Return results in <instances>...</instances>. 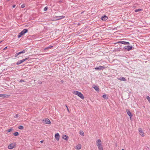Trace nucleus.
I'll use <instances>...</instances> for the list:
<instances>
[{
	"label": "nucleus",
	"instance_id": "nucleus-1",
	"mask_svg": "<svg viewBox=\"0 0 150 150\" xmlns=\"http://www.w3.org/2000/svg\"><path fill=\"white\" fill-rule=\"evenodd\" d=\"M96 144L98 147V150H103V146L100 139H98L96 141Z\"/></svg>",
	"mask_w": 150,
	"mask_h": 150
},
{
	"label": "nucleus",
	"instance_id": "nucleus-2",
	"mask_svg": "<svg viewBox=\"0 0 150 150\" xmlns=\"http://www.w3.org/2000/svg\"><path fill=\"white\" fill-rule=\"evenodd\" d=\"M73 93L75 95H77L82 99H83L84 98V96L80 92L75 91H74Z\"/></svg>",
	"mask_w": 150,
	"mask_h": 150
},
{
	"label": "nucleus",
	"instance_id": "nucleus-3",
	"mask_svg": "<svg viewBox=\"0 0 150 150\" xmlns=\"http://www.w3.org/2000/svg\"><path fill=\"white\" fill-rule=\"evenodd\" d=\"M106 68H107L106 67L101 66H98V67H95L94 68V69H95L99 71V70H103V69H106Z\"/></svg>",
	"mask_w": 150,
	"mask_h": 150
},
{
	"label": "nucleus",
	"instance_id": "nucleus-4",
	"mask_svg": "<svg viewBox=\"0 0 150 150\" xmlns=\"http://www.w3.org/2000/svg\"><path fill=\"white\" fill-rule=\"evenodd\" d=\"M16 144L15 143L10 144L8 146V148L9 149H12L16 147Z\"/></svg>",
	"mask_w": 150,
	"mask_h": 150
},
{
	"label": "nucleus",
	"instance_id": "nucleus-5",
	"mask_svg": "<svg viewBox=\"0 0 150 150\" xmlns=\"http://www.w3.org/2000/svg\"><path fill=\"white\" fill-rule=\"evenodd\" d=\"M42 122L44 123L47 124H51V122L48 118L42 120Z\"/></svg>",
	"mask_w": 150,
	"mask_h": 150
},
{
	"label": "nucleus",
	"instance_id": "nucleus-6",
	"mask_svg": "<svg viewBox=\"0 0 150 150\" xmlns=\"http://www.w3.org/2000/svg\"><path fill=\"white\" fill-rule=\"evenodd\" d=\"M126 111L127 115L129 116L130 119H131L132 116V113L128 109H127L126 110Z\"/></svg>",
	"mask_w": 150,
	"mask_h": 150
},
{
	"label": "nucleus",
	"instance_id": "nucleus-7",
	"mask_svg": "<svg viewBox=\"0 0 150 150\" xmlns=\"http://www.w3.org/2000/svg\"><path fill=\"white\" fill-rule=\"evenodd\" d=\"M139 132L140 133V135L142 137H144V133L142 130V129L140 128L139 129Z\"/></svg>",
	"mask_w": 150,
	"mask_h": 150
},
{
	"label": "nucleus",
	"instance_id": "nucleus-8",
	"mask_svg": "<svg viewBox=\"0 0 150 150\" xmlns=\"http://www.w3.org/2000/svg\"><path fill=\"white\" fill-rule=\"evenodd\" d=\"M125 49H126L128 51H129L132 50V47L131 46H126L125 47Z\"/></svg>",
	"mask_w": 150,
	"mask_h": 150
},
{
	"label": "nucleus",
	"instance_id": "nucleus-9",
	"mask_svg": "<svg viewBox=\"0 0 150 150\" xmlns=\"http://www.w3.org/2000/svg\"><path fill=\"white\" fill-rule=\"evenodd\" d=\"M108 19V17L105 15H104L103 16H102L101 18V19L103 21H106Z\"/></svg>",
	"mask_w": 150,
	"mask_h": 150
},
{
	"label": "nucleus",
	"instance_id": "nucleus-10",
	"mask_svg": "<svg viewBox=\"0 0 150 150\" xmlns=\"http://www.w3.org/2000/svg\"><path fill=\"white\" fill-rule=\"evenodd\" d=\"M55 137L57 141L59 140L60 136L58 133H57L55 135Z\"/></svg>",
	"mask_w": 150,
	"mask_h": 150
},
{
	"label": "nucleus",
	"instance_id": "nucleus-11",
	"mask_svg": "<svg viewBox=\"0 0 150 150\" xmlns=\"http://www.w3.org/2000/svg\"><path fill=\"white\" fill-rule=\"evenodd\" d=\"M94 89L97 91L98 93L100 92V91L99 89V87L98 86H97L94 85Z\"/></svg>",
	"mask_w": 150,
	"mask_h": 150
},
{
	"label": "nucleus",
	"instance_id": "nucleus-12",
	"mask_svg": "<svg viewBox=\"0 0 150 150\" xmlns=\"http://www.w3.org/2000/svg\"><path fill=\"white\" fill-rule=\"evenodd\" d=\"M8 96V95L5 94H0V97L6 98Z\"/></svg>",
	"mask_w": 150,
	"mask_h": 150
},
{
	"label": "nucleus",
	"instance_id": "nucleus-13",
	"mask_svg": "<svg viewBox=\"0 0 150 150\" xmlns=\"http://www.w3.org/2000/svg\"><path fill=\"white\" fill-rule=\"evenodd\" d=\"M53 47V46H51V45H50L49 46L45 48L44 49V51H45V50H48V49H51Z\"/></svg>",
	"mask_w": 150,
	"mask_h": 150
},
{
	"label": "nucleus",
	"instance_id": "nucleus-14",
	"mask_svg": "<svg viewBox=\"0 0 150 150\" xmlns=\"http://www.w3.org/2000/svg\"><path fill=\"white\" fill-rule=\"evenodd\" d=\"M118 79L120 80L121 81H126V79L124 77H122V78H120Z\"/></svg>",
	"mask_w": 150,
	"mask_h": 150
},
{
	"label": "nucleus",
	"instance_id": "nucleus-15",
	"mask_svg": "<svg viewBox=\"0 0 150 150\" xmlns=\"http://www.w3.org/2000/svg\"><path fill=\"white\" fill-rule=\"evenodd\" d=\"M81 145L80 144H78L76 146V149L77 150H79L81 149Z\"/></svg>",
	"mask_w": 150,
	"mask_h": 150
},
{
	"label": "nucleus",
	"instance_id": "nucleus-16",
	"mask_svg": "<svg viewBox=\"0 0 150 150\" xmlns=\"http://www.w3.org/2000/svg\"><path fill=\"white\" fill-rule=\"evenodd\" d=\"M62 138L63 139L67 140L68 139V137L66 135H64L62 137Z\"/></svg>",
	"mask_w": 150,
	"mask_h": 150
},
{
	"label": "nucleus",
	"instance_id": "nucleus-17",
	"mask_svg": "<svg viewBox=\"0 0 150 150\" xmlns=\"http://www.w3.org/2000/svg\"><path fill=\"white\" fill-rule=\"evenodd\" d=\"M28 31V30L27 29H25L21 31L22 32H23V33L24 34L27 33Z\"/></svg>",
	"mask_w": 150,
	"mask_h": 150
},
{
	"label": "nucleus",
	"instance_id": "nucleus-18",
	"mask_svg": "<svg viewBox=\"0 0 150 150\" xmlns=\"http://www.w3.org/2000/svg\"><path fill=\"white\" fill-rule=\"evenodd\" d=\"M22 62H23V61H22V60H20V61H18V62H17V63H16V64L17 65H19V64H21V63H22Z\"/></svg>",
	"mask_w": 150,
	"mask_h": 150
},
{
	"label": "nucleus",
	"instance_id": "nucleus-19",
	"mask_svg": "<svg viewBox=\"0 0 150 150\" xmlns=\"http://www.w3.org/2000/svg\"><path fill=\"white\" fill-rule=\"evenodd\" d=\"M125 41H119L118 42H117V43H121L122 44L125 45Z\"/></svg>",
	"mask_w": 150,
	"mask_h": 150
},
{
	"label": "nucleus",
	"instance_id": "nucleus-20",
	"mask_svg": "<svg viewBox=\"0 0 150 150\" xmlns=\"http://www.w3.org/2000/svg\"><path fill=\"white\" fill-rule=\"evenodd\" d=\"M18 128L20 129H23L24 127L23 126L20 125L18 127Z\"/></svg>",
	"mask_w": 150,
	"mask_h": 150
},
{
	"label": "nucleus",
	"instance_id": "nucleus-21",
	"mask_svg": "<svg viewBox=\"0 0 150 150\" xmlns=\"http://www.w3.org/2000/svg\"><path fill=\"white\" fill-rule=\"evenodd\" d=\"M19 134V133L18 132H16L13 133V135L15 136H17Z\"/></svg>",
	"mask_w": 150,
	"mask_h": 150
},
{
	"label": "nucleus",
	"instance_id": "nucleus-22",
	"mask_svg": "<svg viewBox=\"0 0 150 150\" xmlns=\"http://www.w3.org/2000/svg\"><path fill=\"white\" fill-rule=\"evenodd\" d=\"M142 11V10L140 9H136L135 10V11L136 12H137L139 11Z\"/></svg>",
	"mask_w": 150,
	"mask_h": 150
},
{
	"label": "nucleus",
	"instance_id": "nucleus-23",
	"mask_svg": "<svg viewBox=\"0 0 150 150\" xmlns=\"http://www.w3.org/2000/svg\"><path fill=\"white\" fill-rule=\"evenodd\" d=\"M79 134L80 135H82V136H84V134L83 132L82 131H80L79 132Z\"/></svg>",
	"mask_w": 150,
	"mask_h": 150
},
{
	"label": "nucleus",
	"instance_id": "nucleus-24",
	"mask_svg": "<svg viewBox=\"0 0 150 150\" xmlns=\"http://www.w3.org/2000/svg\"><path fill=\"white\" fill-rule=\"evenodd\" d=\"M146 99L150 103V97L149 96H148L146 97Z\"/></svg>",
	"mask_w": 150,
	"mask_h": 150
},
{
	"label": "nucleus",
	"instance_id": "nucleus-25",
	"mask_svg": "<svg viewBox=\"0 0 150 150\" xmlns=\"http://www.w3.org/2000/svg\"><path fill=\"white\" fill-rule=\"evenodd\" d=\"M102 97H103V98L105 99H106L107 98V96L106 94H104L103 95V96Z\"/></svg>",
	"mask_w": 150,
	"mask_h": 150
},
{
	"label": "nucleus",
	"instance_id": "nucleus-26",
	"mask_svg": "<svg viewBox=\"0 0 150 150\" xmlns=\"http://www.w3.org/2000/svg\"><path fill=\"white\" fill-rule=\"evenodd\" d=\"M48 9V7L47 6H46V7H45L44 8V11H46Z\"/></svg>",
	"mask_w": 150,
	"mask_h": 150
},
{
	"label": "nucleus",
	"instance_id": "nucleus-27",
	"mask_svg": "<svg viewBox=\"0 0 150 150\" xmlns=\"http://www.w3.org/2000/svg\"><path fill=\"white\" fill-rule=\"evenodd\" d=\"M12 129H9L7 130V132H10L12 131Z\"/></svg>",
	"mask_w": 150,
	"mask_h": 150
},
{
	"label": "nucleus",
	"instance_id": "nucleus-28",
	"mask_svg": "<svg viewBox=\"0 0 150 150\" xmlns=\"http://www.w3.org/2000/svg\"><path fill=\"white\" fill-rule=\"evenodd\" d=\"M59 17H60V18H58V19L63 18H64V16H59Z\"/></svg>",
	"mask_w": 150,
	"mask_h": 150
},
{
	"label": "nucleus",
	"instance_id": "nucleus-29",
	"mask_svg": "<svg viewBox=\"0 0 150 150\" xmlns=\"http://www.w3.org/2000/svg\"><path fill=\"white\" fill-rule=\"evenodd\" d=\"M25 50H23L21 52V53H24L25 52Z\"/></svg>",
	"mask_w": 150,
	"mask_h": 150
},
{
	"label": "nucleus",
	"instance_id": "nucleus-30",
	"mask_svg": "<svg viewBox=\"0 0 150 150\" xmlns=\"http://www.w3.org/2000/svg\"><path fill=\"white\" fill-rule=\"evenodd\" d=\"M129 43L128 42H125V45H129Z\"/></svg>",
	"mask_w": 150,
	"mask_h": 150
},
{
	"label": "nucleus",
	"instance_id": "nucleus-31",
	"mask_svg": "<svg viewBox=\"0 0 150 150\" xmlns=\"http://www.w3.org/2000/svg\"><path fill=\"white\" fill-rule=\"evenodd\" d=\"M22 36L20 34V33H19L18 35V37L19 38Z\"/></svg>",
	"mask_w": 150,
	"mask_h": 150
},
{
	"label": "nucleus",
	"instance_id": "nucleus-32",
	"mask_svg": "<svg viewBox=\"0 0 150 150\" xmlns=\"http://www.w3.org/2000/svg\"><path fill=\"white\" fill-rule=\"evenodd\" d=\"M18 115L17 114L15 115L14 116V117L17 118L18 117Z\"/></svg>",
	"mask_w": 150,
	"mask_h": 150
},
{
	"label": "nucleus",
	"instance_id": "nucleus-33",
	"mask_svg": "<svg viewBox=\"0 0 150 150\" xmlns=\"http://www.w3.org/2000/svg\"><path fill=\"white\" fill-rule=\"evenodd\" d=\"M24 82V80H23V79H21V80L20 81H19V82L20 83H22V82Z\"/></svg>",
	"mask_w": 150,
	"mask_h": 150
},
{
	"label": "nucleus",
	"instance_id": "nucleus-34",
	"mask_svg": "<svg viewBox=\"0 0 150 150\" xmlns=\"http://www.w3.org/2000/svg\"><path fill=\"white\" fill-rule=\"evenodd\" d=\"M25 7V5L24 4H22L21 5V7L22 8H23Z\"/></svg>",
	"mask_w": 150,
	"mask_h": 150
},
{
	"label": "nucleus",
	"instance_id": "nucleus-35",
	"mask_svg": "<svg viewBox=\"0 0 150 150\" xmlns=\"http://www.w3.org/2000/svg\"><path fill=\"white\" fill-rule=\"evenodd\" d=\"M42 82L41 81H39L38 82V83L39 84H42Z\"/></svg>",
	"mask_w": 150,
	"mask_h": 150
},
{
	"label": "nucleus",
	"instance_id": "nucleus-36",
	"mask_svg": "<svg viewBox=\"0 0 150 150\" xmlns=\"http://www.w3.org/2000/svg\"><path fill=\"white\" fill-rule=\"evenodd\" d=\"M96 35V37H98V36H97V35H98V33H96L95 34H94V35Z\"/></svg>",
	"mask_w": 150,
	"mask_h": 150
},
{
	"label": "nucleus",
	"instance_id": "nucleus-37",
	"mask_svg": "<svg viewBox=\"0 0 150 150\" xmlns=\"http://www.w3.org/2000/svg\"><path fill=\"white\" fill-rule=\"evenodd\" d=\"M18 53H16V54H15V57H17L18 56Z\"/></svg>",
	"mask_w": 150,
	"mask_h": 150
},
{
	"label": "nucleus",
	"instance_id": "nucleus-38",
	"mask_svg": "<svg viewBox=\"0 0 150 150\" xmlns=\"http://www.w3.org/2000/svg\"><path fill=\"white\" fill-rule=\"evenodd\" d=\"M20 33L21 35V36H22L23 35H24V34L23 33V32H22Z\"/></svg>",
	"mask_w": 150,
	"mask_h": 150
},
{
	"label": "nucleus",
	"instance_id": "nucleus-39",
	"mask_svg": "<svg viewBox=\"0 0 150 150\" xmlns=\"http://www.w3.org/2000/svg\"><path fill=\"white\" fill-rule=\"evenodd\" d=\"M65 106H66V108H67V110H68V111H69V109H68V107H67V105H65Z\"/></svg>",
	"mask_w": 150,
	"mask_h": 150
},
{
	"label": "nucleus",
	"instance_id": "nucleus-40",
	"mask_svg": "<svg viewBox=\"0 0 150 150\" xmlns=\"http://www.w3.org/2000/svg\"><path fill=\"white\" fill-rule=\"evenodd\" d=\"M16 5H13V6H12V7L13 8H15V7H16Z\"/></svg>",
	"mask_w": 150,
	"mask_h": 150
},
{
	"label": "nucleus",
	"instance_id": "nucleus-41",
	"mask_svg": "<svg viewBox=\"0 0 150 150\" xmlns=\"http://www.w3.org/2000/svg\"><path fill=\"white\" fill-rule=\"evenodd\" d=\"M22 60L23 62H24V61H25V59H22Z\"/></svg>",
	"mask_w": 150,
	"mask_h": 150
},
{
	"label": "nucleus",
	"instance_id": "nucleus-42",
	"mask_svg": "<svg viewBox=\"0 0 150 150\" xmlns=\"http://www.w3.org/2000/svg\"><path fill=\"white\" fill-rule=\"evenodd\" d=\"M25 61H26L27 60H28L29 59V58H25Z\"/></svg>",
	"mask_w": 150,
	"mask_h": 150
},
{
	"label": "nucleus",
	"instance_id": "nucleus-43",
	"mask_svg": "<svg viewBox=\"0 0 150 150\" xmlns=\"http://www.w3.org/2000/svg\"><path fill=\"white\" fill-rule=\"evenodd\" d=\"M43 140L41 141L40 142V143H43Z\"/></svg>",
	"mask_w": 150,
	"mask_h": 150
},
{
	"label": "nucleus",
	"instance_id": "nucleus-44",
	"mask_svg": "<svg viewBox=\"0 0 150 150\" xmlns=\"http://www.w3.org/2000/svg\"><path fill=\"white\" fill-rule=\"evenodd\" d=\"M18 55L21 54V52H18Z\"/></svg>",
	"mask_w": 150,
	"mask_h": 150
},
{
	"label": "nucleus",
	"instance_id": "nucleus-45",
	"mask_svg": "<svg viewBox=\"0 0 150 150\" xmlns=\"http://www.w3.org/2000/svg\"><path fill=\"white\" fill-rule=\"evenodd\" d=\"M7 48V47H5L4 48V50H6V49Z\"/></svg>",
	"mask_w": 150,
	"mask_h": 150
},
{
	"label": "nucleus",
	"instance_id": "nucleus-46",
	"mask_svg": "<svg viewBox=\"0 0 150 150\" xmlns=\"http://www.w3.org/2000/svg\"><path fill=\"white\" fill-rule=\"evenodd\" d=\"M61 82L62 83H63L64 82V81L62 80L61 81Z\"/></svg>",
	"mask_w": 150,
	"mask_h": 150
},
{
	"label": "nucleus",
	"instance_id": "nucleus-47",
	"mask_svg": "<svg viewBox=\"0 0 150 150\" xmlns=\"http://www.w3.org/2000/svg\"><path fill=\"white\" fill-rule=\"evenodd\" d=\"M92 88H94V85L92 86Z\"/></svg>",
	"mask_w": 150,
	"mask_h": 150
},
{
	"label": "nucleus",
	"instance_id": "nucleus-48",
	"mask_svg": "<svg viewBox=\"0 0 150 150\" xmlns=\"http://www.w3.org/2000/svg\"><path fill=\"white\" fill-rule=\"evenodd\" d=\"M122 150H124V149H122Z\"/></svg>",
	"mask_w": 150,
	"mask_h": 150
},
{
	"label": "nucleus",
	"instance_id": "nucleus-49",
	"mask_svg": "<svg viewBox=\"0 0 150 150\" xmlns=\"http://www.w3.org/2000/svg\"><path fill=\"white\" fill-rule=\"evenodd\" d=\"M78 25H79V24H78Z\"/></svg>",
	"mask_w": 150,
	"mask_h": 150
},
{
	"label": "nucleus",
	"instance_id": "nucleus-50",
	"mask_svg": "<svg viewBox=\"0 0 150 150\" xmlns=\"http://www.w3.org/2000/svg\"><path fill=\"white\" fill-rule=\"evenodd\" d=\"M9 0H8V1H9Z\"/></svg>",
	"mask_w": 150,
	"mask_h": 150
}]
</instances>
